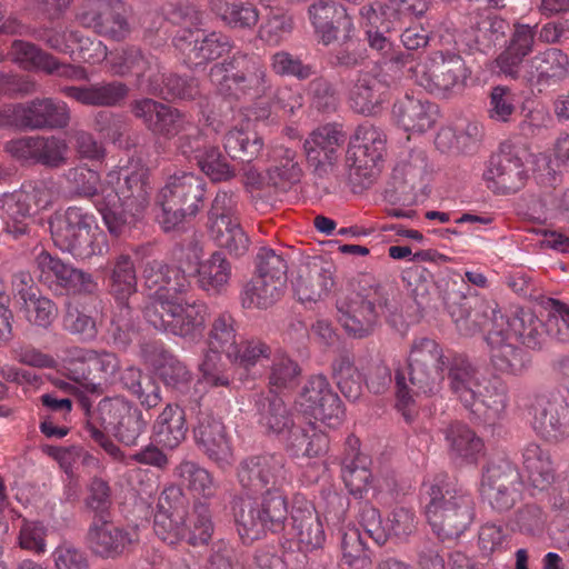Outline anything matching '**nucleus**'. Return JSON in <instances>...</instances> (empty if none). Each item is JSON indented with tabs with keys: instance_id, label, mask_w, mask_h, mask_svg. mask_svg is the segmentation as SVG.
Masks as SVG:
<instances>
[{
	"instance_id": "54",
	"label": "nucleus",
	"mask_w": 569,
	"mask_h": 569,
	"mask_svg": "<svg viewBox=\"0 0 569 569\" xmlns=\"http://www.w3.org/2000/svg\"><path fill=\"white\" fill-rule=\"evenodd\" d=\"M286 286L254 276L240 293L241 306L246 309H267L273 306L284 292Z\"/></svg>"
},
{
	"instance_id": "38",
	"label": "nucleus",
	"mask_w": 569,
	"mask_h": 569,
	"mask_svg": "<svg viewBox=\"0 0 569 569\" xmlns=\"http://www.w3.org/2000/svg\"><path fill=\"white\" fill-rule=\"evenodd\" d=\"M490 347V358L496 370L502 373L521 375L529 366L526 350L505 338L503 330H492L486 337Z\"/></svg>"
},
{
	"instance_id": "42",
	"label": "nucleus",
	"mask_w": 569,
	"mask_h": 569,
	"mask_svg": "<svg viewBox=\"0 0 569 569\" xmlns=\"http://www.w3.org/2000/svg\"><path fill=\"white\" fill-rule=\"evenodd\" d=\"M507 406V386L499 379L487 380L485 378L480 392H477L475 406L467 407V409L485 423L492 425L502 417Z\"/></svg>"
},
{
	"instance_id": "23",
	"label": "nucleus",
	"mask_w": 569,
	"mask_h": 569,
	"mask_svg": "<svg viewBox=\"0 0 569 569\" xmlns=\"http://www.w3.org/2000/svg\"><path fill=\"white\" fill-rule=\"evenodd\" d=\"M308 18L319 43H348L356 28L347 9L333 0H318L309 6Z\"/></svg>"
},
{
	"instance_id": "45",
	"label": "nucleus",
	"mask_w": 569,
	"mask_h": 569,
	"mask_svg": "<svg viewBox=\"0 0 569 569\" xmlns=\"http://www.w3.org/2000/svg\"><path fill=\"white\" fill-rule=\"evenodd\" d=\"M196 273L200 289L209 295H220L229 284L232 267L223 252L217 250L208 259L198 263Z\"/></svg>"
},
{
	"instance_id": "9",
	"label": "nucleus",
	"mask_w": 569,
	"mask_h": 569,
	"mask_svg": "<svg viewBox=\"0 0 569 569\" xmlns=\"http://www.w3.org/2000/svg\"><path fill=\"white\" fill-rule=\"evenodd\" d=\"M146 320L157 330L171 333L188 341L202 338L208 317L206 302L183 300L179 296L158 308V305H147L143 309Z\"/></svg>"
},
{
	"instance_id": "40",
	"label": "nucleus",
	"mask_w": 569,
	"mask_h": 569,
	"mask_svg": "<svg viewBox=\"0 0 569 569\" xmlns=\"http://www.w3.org/2000/svg\"><path fill=\"white\" fill-rule=\"evenodd\" d=\"M360 441L355 436L346 440L345 452L341 460V477L351 495H361L366 490L371 472L370 459L360 452Z\"/></svg>"
},
{
	"instance_id": "14",
	"label": "nucleus",
	"mask_w": 569,
	"mask_h": 569,
	"mask_svg": "<svg viewBox=\"0 0 569 569\" xmlns=\"http://www.w3.org/2000/svg\"><path fill=\"white\" fill-rule=\"evenodd\" d=\"M237 477L242 489L251 493H264L284 489L291 481L286 458L279 453L250 456L240 461Z\"/></svg>"
},
{
	"instance_id": "24",
	"label": "nucleus",
	"mask_w": 569,
	"mask_h": 569,
	"mask_svg": "<svg viewBox=\"0 0 569 569\" xmlns=\"http://www.w3.org/2000/svg\"><path fill=\"white\" fill-rule=\"evenodd\" d=\"M97 413L101 425L124 446H134L146 429L142 412L122 397L102 399Z\"/></svg>"
},
{
	"instance_id": "15",
	"label": "nucleus",
	"mask_w": 569,
	"mask_h": 569,
	"mask_svg": "<svg viewBox=\"0 0 569 569\" xmlns=\"http://www.w3.org/2000/svg\"><path fill=\"white\" fill-rule=\"evenodd\" d=\"M149 172L144 167L111 171L100 189V197L120 202L134 214H142L150 200Z\"/></svg>"
},
{
	"instance_id": "12",
	"label": "nucleus",
	"mask_w": 569,
	"mask_h": 569,
	"mask_svg": "<svg viewBox=\"0 0 569 569\" xmlns=\"http://www.w3.org/2000/svg\"><path fill=\"white\" fill-rule=\"evenodd\" d=\"M445 365L443 350L435 339L416 338L408 356L409 380L416 388L413 393L436 395L443 380Z\"/></svg>"
},
{
	"instance_id": "17",
	"label": "nucleus",
	"mask_w": 569,
	"mask_h": 569,
	"mask_svg": "<svg viewBox=\"0 0 569 569\" xmlns=\"http://www.w3.org/2000/svg\"><path fill=\"white\" fill-rule=\"evenodd\" d=\"M34 264L39 282L56 295L91 293L97 289V282L90 273L64 263L46 250L37 254Z\"/></svg>"
},
{
	"instance_id": "51",
	"label": "nucleus",
	"mask_w": 569,
	"mask_h": 569,
	"mask_svg": "<svg viewBox=\"0 0 569 569\" xmlns=\"http://www.w3.org/2000/svg\"><path fill=\"white\" fill-rule=\"evenodd\" d=\"M449 453L455 459L473 462L483 450V441L466 423L452 422L443 429Z\"/></svg>"
},
{
	"instance_id": "50",
	"label": "nucleus",
	"mask_w": 569,
	"mask_h": 569,
	"mask_svg": "<svg viewBox=\"0 0 569 569\" xmlns=\"http://www.w3.org/2000/svg\"><path fill=\"white\" fill-rule=\"evenodd\" d=\"M154 439L163 447L174 449L186 438V413L178 405H167L152 427Z\"/></svg>"
},
{
	"instance_id": "46",
	"label": "nucleus",
	"mask_w": 569,
	"mask_h": 569,
	"mask_svg": "<svg viewBox=\"0 0 569 569\" xmlns=\"http://www.w3.org/2000/svg\"><path fill=\"white\" fill-rule=\"evenodd\" d=\"M523 468L530 485L547 490L556 482V469L550 452L537 443H529L522 453Z\"/></svg>"
},
{
	"instance_id": "2",
	"label": "nucleus",
	"mask_w": 569,
	"mask_h": 569,
	"mask_svg": "<svg viewBox=\"0 0 569 569\" xmlns=\"http://www.w3.org/2000/svg\"><path fill=\"white\" fill-rule=\"evenodd\" d=\"M422 490L426 519L433 533L442 541L463 535L476 516L472 495L447 475L423 482Z\"/></svg>"
},
{
	"instance_id": "25",
	"label": "nucleus",
	"mask_w": 569,
	"mask_h": 569,
	"mask_svg": "<svg viewBox=\"0 0 569 569\" xmlns=\"http://www.w3.org/2000/svg\"><path fill=\"white\" fill-rule=\"evenodd\" d=\"M386 142V134L380 128L369 122L358 126L348 150V161L356 174L372 178L378 173Z\"/></svg>"
},
{
	"instance_id": "62",
	"label": "nucleus",
	"mask_w": 569,
	"mask_h": 569,
	"mask_svg": "<svg viewBox=\"0 0 569 569\" xmlns=\"http://www.w3.org/2000/svg\"><path fill=\"white\" fill-rule=\"evenodd\" d=\"M239 196L226 189H220L207 212V230L227 224L228 221L233 223L239 220Z\"/></svg>"
},
{
	"instance_id": "34",
	"label": "nucleus",
	"mask_w": 569,
	"mask_h": 569,
	"mask_svg": "<svg viewBox=\"0 0 569 569\" xmlns=\"http://www.w3.org/2000/svg\"><path fill=\"white\" fill-rule=\"evenodd\" d=\"M448 387L465 408L475 406L485 376L467 358L455 356L448 363Z\"/></svg>"
},
{
	"instance_id": "4",
	"label": "nucleus",
	"mask_w": 569,
	"mask_h": 569,
	"mask_svg": "<svg viewBox=\"0 0 569 569\" xmlns=\"http://www.w3.org/2000/svg\"><path fill=\"white\" fill-rule=\"evenodd\" d=\"M209 78L219 94L236 101L267 97L272 89L271 78L260 58L242 51L214 63Z\"/></svg>"
},
{
	"instance_id": "8",
	"label": "nucleus",
	"mask_w": 569,
	"mask_h": 569,
	"mask_svg": "<svg viewBox=\"0 0 569 569\" xmlns=\"http://www.w3.org/2000/svg\"><path fill=\"white\" fill-rule=\"evenodd\" d=\"M207 182L193 172H176L170 176L158 194L162 214L160 223L171 231L187 219L194 218L203 208Z\"/></svg>"
},
{
	"instance_id": "49",
	"label": "nucleus",
	"mask_w": 569,
	"mask_h": 569,
	"mask_svg": "<svg viewBox=\"0 0 569 569\" xmlns=\"http://www.w3.org/2000/svg\"><path fill=\"white\" fill-rule=\"evenodd\" d=\"M109 291L117 303H129L137 292L136 266L130 254L120 253L109 263Z\"/></svg>"
},
{
	"instance_id": "43",
	"label": "nucleus",
	"mask_w": 569,
	"mask_h": 569,
	"mask_svg": "<svg viewBox=\"0 0 569 569\" xmlns=\"http://www.w3.org/2000/svg\"><path fill=\"white\" fill-rule=\"evenodd\" d=\"M153 365L162 381L181 392V401L186 406L190 407V401L200 396L197 391H194V396L189 395L192 375L172 352L162 348L158 349Z\"/></svg>"
},
{
	"instance_id": "7",
	"label": "nucleus",
	"mask_w": 569,
	"mask_h": 569,
	"mask_svg": "<svg viewBox=\"0 0 569 569\" xmlns=\"http://www.w3.org/2000/svg\"><path fill=\"white\" fill-rule=\"evenodd\" d=\"M233 517L238 533L244 542H252L267 532L283 530L288 518V502L284 489L267 490L260 499H239L234 502Z\"/></svg>"
},
{
	"instance_id": "35",
	"label": "nucleus",
	"mask_w": 569,
	"mask_h": 569,
	"mask_svg": "<svg viewBox=\"0 0 569 569\" xmlns=\"http://www.w3.org/2000/svg\"><path fill=\"white\" fill-rule=\"evenodd\" d=\"M332 274V266L319 258L302 264L293 283L298 299L302 302L321 299L333 286Z\"/></svg>"
},
{
	"instance_id": "22",
	"label": "nucleus",
	"mask_w": 569,
	"mask_h": 569,
	"mask_svg": "<svg viewBox=\"0 0 569 569\" xmlns=\"http://www.w3.org/2000/svg\"><path fill=\"white\" fill-rule=\"evenodd\" d=\"M4 151L21 163L57 169L67 163L69 147L58 136H24L7 141Z\"/></svg>"
},
{
	"instance_id": "26",
	"label": "nucleus",
	"mask_w": 569,
	"mask_h": 569,
	"mask_svg": "<svg viewBox=\"0 0 569 569\" xmlns=\"http://www.w3.org/2000/svg\"><path fill=\"white\" fill-rule=\"evenodd\" d=\"M86 540L90 550L104 559H114L129 551L138 541L133 528L113 521V516L90 520Z\"/></svg>"
},
{
	"instance_id": "53",
	"label": "nucleus",
	"mask_w": 569,
	"mask_h": 569,
	"mask_svg": "<svg viewBox=\"0 0 569 569\" xmlns=\"http://www.w3.org/2000/svg\"><path fill=\"white\" fill-rule=\"evenodd\" d=\"M208 4L211 12L232 29H252L259 21L258 9L249 2L208 0Z\"/></svg>"
},
{
	"instance_id": "18",
	"label": "nucleus",
	"mask_w": 569,
	"mask_h": 569,
	"mask_svg": "<svg viewBox=\"0 0 569 569\" xmlns=\"http://www.w3.org/2000/svg\"><path fill=\"white\" fill-rule=\"evenodd\" d=\"M529 412L533 429L547 441L559 442L569 437V403L560 392L535 393Z\"/></svg>"
},
{
	"instance_id": "48",
	"label": "nucleus",
	"mask_w": 569,
	"mask_h": 569,
	"mask_svg": "<svg viewBox=\"0 0 569 569\" xmlns=\"http://www.w3.org/2000/svg\"><path fill=\"white\" fill-rule=\"evenodd\" d=\"M19 305L26 320L41 329H49L58 317L57 305L34 288L19 289Z\"/></svg>"
},
{
	"instance_id": "1",
	"label": "nucleus",
	"mask_w": 569,
	"mask_h": 569,
	"mask_svg": "<svg viewBox=\"0 0 569 569\" xmlns=\"http://www.w3.org/2000/svg\"><path fill=\"white\" fill-rule=\"evenodd\" d=\"M537 26L516 22L505 48L497 56L495 63L506 77L518 79L520 76L531 88L550 87L563 80L569 71V57L558 48H549L532 58L525 59L533 51Z\"/></svg>"
},
{
	"instance_id": "41",
	"label": "nucleus",
	"mask_w": 569,
	"mask_h": 569,
	"mask_svg": "<svg viewBox=\"0 0 569 569\" xmlns=\"http://www.w3.org/2000/svg\"><path fill=\"white\" fill-rule=\"evenodd\" d=\"M509 31L510 23L507 19L491 13L479 16L467 33V44L470 50L488 53L505 40Z\"/></svg>"
},
{
	"instance_id": "39",
	"label": "nucleus",
	"mask_w": 569,
	"mask_h": 569,
	"mask_svg": "<svg viewBox=\"0 0 569 569\" xmlns=\"http://www.w3.org/2000/svg\"><path fill=\"white\" fill-rule=\"evenodd\" d=\"M292 529L303 552L319 549L323 546L326 535L321 520L315 507L303 501L293 506L291 511Z\"/></svg>"
},
{
	"instance_id": "11",
	"label": "nucleus",
	"mask_w": 569,
	"mask_h": 569,
	"mask_svg": "<svg viewBox=\"0 0 569 569\" xmlns=\"http://www.w3.org/2000/svg\"><path fill=\"white\" fill-rule=\"evenodd\" d=\"M242 336L239 333V323L228 311L218 313L210 323L207 333V351L199 365L202 380L211 387H227L229 376L222 370L221 355L228 359L236 355V347Z\"/></svg>"
},
{
	"instance_id": "3",
	"label": "nucleus",
	"mask_w": 569,
	"mask_h": 569,
	"mask_svg": "<svg viewBox=\"0 0 569 569\" xmlns=\"http://www.w3.org/2000/svg\"><path fill=\"white\" fill-rule=\"evenodd\" d=\"M337 310L348 336L362 339L372 335L381 316L391 319L401 308L391 287L373 283L339 298Z\"/></svg>"
},
{
	"instance_id": "44",
	"label": "nucleus",
	"mask_w": 569,
	"mask_h": 569,
	"mask_svg": "<svg viewBox=\"0 0 569 569\" xmlns=\"http://www.w3.org/2000/svg\"><path fill=\"white\" fill-rule=\"evenodd\" d=\"M109 68L112 74L126 77L136 76L138 79L148 77L152 82L153 69L158 68L157 59L143 52L137 47H127L120 51L112 52L108 59Z\"/></svg>"
},
{
	"instance_id": "60",
	"label": "nucleus",
	"mask_w": 569,
	"mask_h": 569,
	"mask_svg": "<svg viewBox=\"0 0 569 569\" xmlns=\"http://www.w3.org/2000/svg\"><path fill=\"white\" fill-rule=\"evenodd\" d=\"M287 442L297 457H319L326 453L329 448L328 436L318 431L312 425L307 430L300 427L292 430Z\"/></svg>"
},
{
	"instance_id": "36",
	"label": "nucleus",
	"mask_w": 569,
	"mask_h": 569,
	"mask_svg": "<svg viewBox=\"0 0 569 569\" xmlns=\"http://www.w3.org/2000/svg\"><path fill=\"white\" fill-rule=\"evenodd\" d=\"M397 123L406 131L422 133L436 123L438 107L427 99L406 94L393 104Z\"/></svg>"
},
{
	"instance_id": "27",
	"label": "nucleus",
	"mask_w": 569,
	"mask_h": 569,
	"mask_svg": "<svg viewBox=\"0 0 569 569\" xmlns=\"http://www.w3.org/2000/svg\"><path fill=\"white\" fill-rule=\"evenodd\" d=\"M442 300L460 335L472 337L478 333L487 322V316L471 306L468 298L469 286L461 279L442 280L440 286Z\"/></svg>"
},
{
	"instance_id": "56",
	"label": "nucleus",
	"mask_w": 569,
	"mask_h": 569,
	"mask_svg": "<svg viewBox=\"0 0 569 569\" xmlns=\"http://www.w3.org/2000/svg\"><path fill=\"white\" fill-rule=\"evenodd\" d=\"M508 328L503 331L508 340H519L529 348H538L541 343L543 323L530 310H520L507 321Z\"/></svg>"
},
{
	"instance_id": "28",
	"label": "nucleus",
	"mask_w": 569,
	"mask_h": 569,
	"mask_svg": "<svg viewBox=\"0 0 569 569\" xmlns=\"http://www.w3.org/2000/svg\"><path fill=\"white\" fill-rule=\"evenodd\" d=\"M142 280L144 287L152 292L148 305H158L159 309L164 301L184 295L191 288L190 280L183 270L161 260H151L144 263Z\"/></svg>"
},
{
	"instance_id": "20",
	"label": "nucleus",
	"mask_w": 569,
	"mask_h": 569,
	"mask_svg": "<svg viewBox=\"0 0 569 569\" xmlns=\"http://www.w3.org/2000/svg\"><path fill=\"white\" fill-rule=\"evenodd\" d=\"M129 10L121 0H84L76 19L100 36L122 40L130 33Z\"/></svg>"
},
{
	"instance_id": "10",
	"label": "nucleus",
	"mask_w": 569,
	"mask_h": 569,
	"mask_svg": "<svg viewBox=\"0 0 569 569\" xmlns=\"http://www.w3.org/2000/svg\"><path fill=\"white\" fill-rule=\"evenodd\" d=\"M96 218L80 207L71 206L50 220L51 238L57 248L76 259H88L101 253L93 226Z\"/></svg>"
},
{
	"instance_id": "47",
	"label": "nucleus",
	"mask_w": 569,
	"mask_h": 569,
	"mask_svg": "<svg viewBox=\"0 0 569 569\" xmlns=\"http://www.w3.org/2000/svg\"><path fill=\"white\" fill-rule=\"evenodd\" d=\"M259 423L268 432L290 437L292 430L298 428L295 425L291 410L278 395L263 397L258 402Z\"/></svg>"
},
{
	"instance_id": "37",
	"label": "nucleus",
	"mask_w": 569,
	"mask_h": 569,
	"mask_svg": "<svg viewBox=\"0 0 569 569\" xmlns=\"http://www.w3.org/2000/svg\"><path fill=\"white\" fill-rule=\"evenodd\" d=\"M60 92L84 106L116 107L126 100L129 87L121 81H110L82 87L66 86Z\"/></svg>"
},
{
	"instance_id": "21",
	"label": "nucleus",
	"mask_w": 569,
	"mask_h": 569,
	"mask_svg": "<svg viewBox=\"0 0 569 569\" xmlns=\"http://www.w3.org/2000/svg\"><path fill=\"white\" fill-rule=\"evenodd\" d=\"M69 361L73 365V379L87 393L101 395L102 385L110 381L120 366L112 352H98L92 349L73 348L69 351Z\"/></svg>"
},
{
	"instance_id": "31",
	"label": "nucleus",
	"mask_w": 569,
	"mask_h": 569,
	"mask_svg": "<svg viewBox=\"0 0 569 569\" xmlns=\"http://www.w3.org/2000/svg\"><path fill=\"white\" fill-rule=\"evenodd\" d=\"M389 81L381 73L379 67L375 66L370 70H362L351 86L348 94L350 108L360 114H376L386 100Z\"/></svg>"
},
{
	"instance_id": "16",
	"label": "nucleus",
	"mask_w": 569,
	"mask_h": 569,
	"mask_svg": "<svg viewBox=\"0 0 569 569\" xmlns=\"http://www.w3.org/2000/svg\"><path fill=\"white\" fill-rule=\"evenodd\" d=\"M522 481L518 469L508 460L490 462L482 473L480 493L497 512L510 510L520 499Z\"/></svg>"
},
{
	"instance_id": "29",
	"label": "nucleus",
	"mask_w": 569,
	"mask_h": 569,
	"mask_svg": "<svg viewBox=\"0 0 569 569\" xmlns=\"http://www.w3.org/2000/svg\"><path fill=\"white\" fill-rule=\"evenodd\" d=\"M483 177L495 192L510 194L525 186L528 174L519 153L510 147H503L491 156Z\"/></svg>"
},
{
	"instance_id": "52",
	"label": "nucleus",
	"mask_w": 569,
	"mask_h": 569,
	"mask_svg": "<svg viewBox=\"0 0 569 569\" xmlns=\"http://www.w3.org/2000/svg\"><path fill=\"white\" fill-rule=\"evenodd\" d=\"M0 210L6 219L4 230L19 238L29 232L32 207L20 191L0 194Z\"/></svg>"
},
{
	"instance_id": "13",
	"label": "nucleus",
	"mask_w": 569,
	"mask_h": 569,
	"mask_svg": "<svg viewBox=\"0 0 569 569\" xmlns=\"http://www.w3.org/2000/svg\"><path fill=\"white\" fill-rule=\"evenodd\" d=\"M201 396L190 401L189 409L196 412L193 436L198 448L220 468L233 462V448L229 432L222 420L209 409H202Z\"/></svg>"
},
{
	"instance_id": "30",
	"label": "nucleus",
	"mask_w": 569,
	"mask_h": 569,
	"mask_svg": "<svg viewBox=\"0 0 569 569\" xmlns=\"http://www.w3.org/2000/svg\"><path fill=\"white\" fill-rule=\"evenodd\" d=\"M173 43L191 64L199 66L216 60L232 48L231 39L217 31L183 29L173 38Z\"/></svg>"
},
{
	"instance_id": "61",
	"label": "nucleus",
	"mask_w": 569,
	"mask_h": 569,
	"mask_svg": "<svg viewBox=\"0 0 569 569\" xmlns=\"http://www.w3.org/2000/svg\"><path fill=\"white\" fill-rule=\"evenodd\" d=\"M208 233L217 247L224 249L233 257L244 256L250 248V238L240 224V221L229 222L222 227L209 229Z\"/></svg>"
},
{
	"instance_id": "5",
	"label": "nucleus",
	"mask_w": 569,
	"mask_h": 569,
	"mask_svg": "<svg viewBox=\"0 0 569 569\" xmlns=\"http://www.w3.org/2000/svg\"><path fill=\"white\" fill-rule=\"evenodd\" d=\"M390 63L406 68L407 76L427 91L442 96L462 89L469 77L465 60L449 51H435L418 61L410 53H397Z\"/></svg>"
},
{
	"instance_id": "57",
	"label": "nucleus",
	"mask_w": 569,
	"mask_h": 569,
	"mask_svg": "<svg viewBox=\"0 0 569 569\" xmlns=\"http://www.w3.org/2000/svg\"><path fill=\"white\" fill-rule=\"evenodd\" d=\"M223 147L232 159L251 162L260 156L263 141L254 131L233 128L224 134Z\"/></svg>"
},
{
	"instance_id": "59",
	"label": "nucleus",
	"mask_w": 569,
	"mask_h": 569,
	"mask_svg": "<svg viewBox=\"0 0 569 569\" xmlns=\"http://www.w3.org/2000/svg\"><path fill=\"white\" fill-rule=\"evenodd\" d=\"M301 368L286 352L278 350L272 356L268 375L270 392L292 389L297 386Z\"/></svg>"
},
{
	"instance_id": "6",
	"label": "nucleus",
	"mask_w": 569,
	"mask_h": 569,
	"mask_svg": "<svg viewBox=\"0 0 569 569\" xmlns=\"http://www.w3.org/2000/svg\"><path fill=\"white\" fill-rule=\"evenodd\" d=\"M131 112L156 137L176 139L177 149L186 157L199 151L202 133L190 116L150 98L134 100Z\"/></svg>"
},
{
	"instance_id": "64",
	"label": "nucleus",
	"mask_w": 569,
	"mask_h": 569,
	"mask_svg": "<svg viewBox=\"0 0 569 569\" xmlns=\"http://www.w3.org/2000/svg\"><path fill=\"white\" fill-rule=\"evenodd\" d=\"M428 173V159L425 150L416 148L403 154L392 172L395 180L415 188Z\"/></svg>"
},
{
	"instance_id": "19",
	"label": "nucleus",
	"mask_w": 569,
	"mask_h": 569,
	"mask_svg": "<svg viewBox=\"0 0 569 569\" xmlns=\"http://www.w3.org/2000/svg\"><path fill=\"white\" fill-rule=\"evenodd\" d=\"M296 405L306 416L320 420L328 427L339 426L345 417L339 396L332 390L327 377L311 376L301 388Z\"/></svg>"
},
{
	"instance_id": "33",
	"label": "nucleus",
	"mask_w": 569,
	"mask_h": 569,
	"mask_svg": "<svg viewBox=\"0 0 569 569\" xmlns=\"http://www.w3.org/2000/svg\"><path fill=\"white\" fill-rule=\"evenodd\" d=\"M21 129H63L70 122V109L64 101L37 98L23 103Z\"/></svg>"
},
{
	"instance_id": "58",
	"label": "nucleus",
	"mask_w": 569,
	"mask_h": 569,
	"mask_svg": "<svg viewBox=\"0 0 569 569\" xmlns=\"http://www.w3.org/2000/svg\"><path fill=\"white\" fill-rule=\"evenodd\" d=\"M332 377L341 393L350 401H356L362 393V380L353 358L348 352L338 355L331 365Z\"/></svg>"
},
{
	"instance_id": "63",
	"label": "nucleus",
	"mask_w": 569,
	"mask_h": 569,
	"mask_svg": "<svg viewBox=\"0 0 569 569\" xmlns=\"http://www.w3.org/2000/svg\"><path fill=\"white\" fill-rule=\"evenodd\" d=\"M342 563L349 569H371L369 549L357 528H348L341 533Z\"/></svg>"
},
{
	"instance_id": "55",
	"label": "nucleus",
	"mask_w": 569,
	"mask_h": 569,
	"mask_svg": "<svg viewBox=\"0 0 569 569\" xmlns=\"http://www.w3.org/2000/svg\"><path fill=\"white\" fill-rule=\"evenodd\" d=\"M111 343L121 350L138 341L140 337L138 317L133 315L129 303H117V309L108 328Z\"/></svg>"
},
{
	"instance_id": "32",
	"label": "nucleus",
	"mask_w": 569,
	"mask_h": 569,
	"mask_svg": "<svg viewBox=\"0 0 569 569\" xmlns=\"http://www.w3.org/2000/svg\"><path fill=\"white\" fill-rule=\"evenodd\" d=\"M346 136L337 124H326L316 129L305 141L307 161L321 174L332 167Z\"/></svg>"
}]
</instances>
